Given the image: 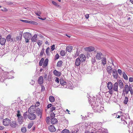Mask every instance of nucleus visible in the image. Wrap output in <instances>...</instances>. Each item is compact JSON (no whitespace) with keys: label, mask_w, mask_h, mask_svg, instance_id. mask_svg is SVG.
<instances>
[{"label":"nucleus","mask_w":133,"mask_h":133,"mask_svg":"<svg viewBox=\"0 0 133 133\" xmlns=\"http://www.w3.org/2000/svg\"><path fill=\"white\" fill-rule=\"evenodd\" d=\"M24 38L25 39V42L26 43L29 42V40L30 39L31 36L30 33L26 32L24 34Z\"/></svg>","instance_id":"nucleus-1"},{"label":"nucleus","mask_w":133,"mask_h":133,"mask_svg":"<svg viewBox=\"0 0 133 133\" xmlns=\"http://www.w3.org/2000/svg\"><path fill=\"white\" fill-rule=\"evenodd\" d=\"M36 110V107L35 105H32L29 109L28 110V112L29 113H35Z\"/></svg>","instance_id":"nucleus-2"},{"label":"nucleus","mask_w":133,"mask_h":133,"mask_svg":"<svg viewBox=\"0 0 133 133\" xmlns=\"http://www.w3.org/2000/svg\"><path fill=\"white\" fill-rule=\"evenodd\" d=\"M132 87L131 86L128 85L127 84H126L124 87V89L123 90V91L125 92L126 94H127L129 92L131 88Z\"/></svg>","instance_id":"nucleus-3"},{"label":"nucleus","mask_w":133,"mask_h":133,"mask_svg":"<svg viewBox=\"0 0 133 133\" xmlns=\"http://www.w3.org/2000/svg\"><path fill=\"white\" fill-rule=\"evenodd\" d=\"M18 124L16 121H12L10 122V125L11 127L15 128L18 126Z\"/></svg>","instance_id":"nucleus-4"},{"label":"nucleus","mask_w":133,"mask_h":133,"mask_svg":"<svg viewBox=\"0 0 133 133\" xmlns=\"http://www.w3.org/2000/svg\"><path fill=\"white\" fill-rule=\"evenodd\" d=\"M95 49V48L92 46L87 47L84 48V50L85 51L89 52H91L93 51Z\"/></svg>","instance_id":"nucleus-5"},{"label":"nucleus","mask_w":133,"mask_h":133,"mask_svg":"<svg viewBox=\"0 0 133 133\" xmlns=\"http://www.w3.org/2000/svg\"><path fill=\"white\" fill-rule=\"evenodd\" d=\"M20 21L25 23L31 24L35 25H37L38 24V23H37L34 21H29L26 20H23L22 19H21L20 20Z\"/></svg>","instance_id":"nucleus-6"},{"label":"nucleus","mask_w":133,"mask_h":133,"mask_svg":"<svg viewBox=\"0 0 133 133\" xmlns=\"http://www.w3.org/2000/svg\"><path fill=\"white\" fill-rule=\"evenodd\" d=\"M28 117L29 119L33 120L36 118V116L34 114L29 113V114L28 115Z\"/></svg>","instance_id":"nucleus-7"},{"label":"nucleus","mask_w":133,"mask_h":133,"mask_svg":"<svg viewBox=\"0 0 133 133\" xmlns=\"http://www.w3.org/2000/svg\"><path fill=\"white\" fill-rule=\"evenodd\" d=\"M10 119L8 118H6L3 119V124L4 125L7 126L9 124H10Z\"/></svg>","instance_id":"nucleus-8"},{"label":"nucleus","mask_w":133,"mask_h":133,"mask_svg":"<svg viewBox=\"0 0 133 133\" xmlns=\"http://www.w3.org/2000/svg\"><path fill=\"white\" fill-rule=\"evenodd\" d=\"M79 58L81 62H83L85 61L86 58L85 55L83 54H81L79 55Z\"/></svg>","instance_id":"nucleus-9"},{"label":"nucleus","mask_w":133,"mask_h":133,"mask_svg":"<svg viewBox=\"0 0 133 133\" xmlns=\"http://www.w3.org/2000/svg\"><path fill=\"white\" fill-rule=\"evenodd\" d=\"M36 113L38 116H39L40 118H41V115L42 113V111H41V109L39 108H37L36 110Z\"/></svg>","instance_id":"nucleus-10"},{"label":"nucleus","mask_w":133,"mask_h":133,"mask_svg":"<svg viewBox=\"0 0 133 133\" xmlns=\"http://www.w3.org/2000/svg\"><path fill=\"white\" fill-rule=\"evenodd\" d=\"M102 54L101 52H99L97 53L95 56L96 58L97 59L100 60L102 58Z\"/></svg>","instance_id":"nucleus-11"},{"label":"nucleus","mask_w":133,"mask_h":133,"mask_svg":"<svg viewBox=\"0 0 133 133\" xmlns=\"http://www.w3.org/2000/svg\"><path fill=\"white\" fill-rule=\"evenodd\" d=\"M38 83L39 85H41L43 83V77L40 76L38 78Z\"/></svg>","instance_id":"nucleus-12"},{"label":"nucleus","mask_w":133,"mask_h":133,"mask_svg":"<svg viewBox=\"0 0 133 133\" xmlns=\"http://www.w3.org/2000/svg\"><path fill=\"white\" fill-rule=\"evenodd\" d=\"M37 35L36 34L34 35L31 38V41L32 42H36L37 41Z\"/></svg>","instance_id":"nucleus-13"},{"label":"nucleus","mask_w":133,"mask_h":133,"mask_svg":"<svg viewBox=\"0 0 133 133\" xmlns=\"http://www.w3.org/2000/svg\"><path fill=\"white\" fill-rule=\"evenodd\" d=\"M49 130L51 132H55L56 129L53 125H51L49 127Z\"/></svg>","instance_id":"nucleus-14"},{"label":"nucleus","mask_w":133,"mask_h":133,"mask_svg":"<svg viewBox=\"0 0 133 133\" xmlns=\"http://www.w3.org/2000/svg\"><path fill=\"white\" fill-rule=\"evenodd\" d=\"M112 75L114 78L117 79L118 77V74L117 71L116 70L114 69L112 71Z\"/></svg>","instance_id":"nucleus-15"},{"label":"nucleus","mask_w":133,"mask_h":133,"mask_svg":"<svg viewBox=\"0 0 133 133\" xmlns=\"http://www.w3.org/2000/svg\"><path fill=\"white\" fill-rule=\"evenodd\" d=\"M6 41V39L3 38H0V44L2 45H5Z\"/></svg>","instance_id":"nucleus-16"},{"label":"nucleus","mask_w":133,"mask_h":133,"mask_svg":"<svg viewBox=\"0 0 133 133\" xmlns=\"http://www.w3.org/2000/svg\"><path fill=\"white\" fill-rule=\"evenodd\" d=\"M118 83L117 82H116L114 84L113 86V90L116 91H118Z\"/></svg>","instance_id":"nucleus-17"},{"label":"nucleus","mask_w":133,"mask_h":133,"mask_svg":"<svg viewBox=\"0 0 133 133\" xmlns=\"http://www.w3.org/2000/svg\"><path fill=\"white\" fill-rule=\"evenodd\" d=\"M81 61L79 58H77L76 60L75 65L77 66H79L80 64V63Z\"/></svg>","instance_id":"nucleus-18"},{"label":"nucleus","mask_w":133,"mask_h":133,"mask_svg":"<svg viewBox=\"0 0 133 133\" xmlns=\"http://www.w3.org/2000/svg\"><path fill=\"white\" fill-rule=\"evenodd\" d=\"M53 74L55 76H60L61 74V72H58L56 70H54L53 71Z\"/></svg>","instance_id":"nucleus-19"},{"label":"nucleus","mask_w":133,"mask_h":133,"mask_svg":"<svg viewBox=\"0 0 133 133\" xmlns=\"http://www.w3.org/2000/svg\"><path fill=\"white\" fill-rule=\"evenodd\" d=\"M106 70L108 74H111L112 71H113L112 68L110 66H109L107 67Z\"/></svg>","instance_id":"nucleus-20"},{"label":"nucleus","mask_w":133,"mask_h":133,"mask_svg":"<svg viewBox=\"0 0 133 133\" xmlns=\"http://www.w3.org/2000/svg\"><path fill=\"white\" fill-rule=\"evenodd\" d=\"M22 35V33L21 32L19 33L18 35L16 37V41H19L21 39V37Z\"/></svg>","instance_id":"nucleus-21"},{"label":"nucleus","mask_w":133,"mask_h":133,"mask_svg":"<svg viewBox=\"0 0 133 133\" xmlns=\"http://www.w3.org/2000/svg\"><path fill=\"white\" fill-rule=\"evenodd\" d=\"M113 85L110 82H108L107 84V87L108 89L109 90H111L112 88Z\"/></svg>","instance_id":"nucleus-22"},{"label":"nucleus","mask_w":133,"mask_h":133,"mask_svg":"<svg viewBox=\"0 0 133 133\" xmlns=\"http://www.w3.org/2000/svg\"><path fill=\"white\" fill-rule=\"evenodd\" d=\"M48 61V58H46L45 59L43 65V68H45L47 66Z\"/></svg>","instance_id":"nucleus-23"},{"label":"nucleus","mask_w":133,"mask_h":133,"mask_svg":"<svg viewBox=\"0 0 133 133\" xmlns=\"http://www.w3.org/2000/svg\"><path fill=\"white\" fill-rule=\"evenodd\" d=\"M18 121L19 124H22L24 121L23 117H20L18 118Z\"/></svg>","instance_id":"nucleus-24"},{"label":"nucleus","mask_w":133,"mask_h":133,"mask_svg":"<svg viewBox=\"0 0 133 133\" xmlns=\"http://www.w3.org/2000/svg\"><path fill=\"white\" fill-rule=\"evenodd\" d=\"M51 122L52 124L56 123L57 122V120L55 118H51Z\"/></svg>","instance_id":"nucleus-25"},{"label":"nucleus","mask_w":133,"mask_h":133,"mask_svg":"<svg viewBox=\"0 0 133 133\" xmlns=\"http://www.w3.org/2000/svg\"><path fill=\"white\" fill-rule=\"evenodd\" d=\"M118 85L120 87L121 89L123 87V85L122 80H119L118 82Z\"/></svg>","instance_id":"nucleus-26"},{"label":"nucleus","mask_w":133,"mask_h":133,"mask_svg":"<svg viewBox=\"0 0 133 133\" xmlns=\"http://www.w3.org/2000/svg\"><path fill=\"white\" fill-rule=\"evenodd\" d=\"M55 81L57 82V84H55V85H54L53 86L55 87H57L58 86V84H59V78L58 77H56L55 80Z\"/></svg>","instance_id":"nucleus-27"},{"label":"nucleus","mask_w":133,"mask_h":133,"mask_svg":"<svg viewBox=\"0 0 133 133\" xmlns=\"http://www.w3.org/2000/svg\"><path fill=\"white\" fill-rule=\"evenodd\" d=\"M63 62L62 61H59L57 63V65L58 67H61L62 66Z\"/></svg>","instance_id":"nucleus-28"},{"label":"nucleus","mask_w":133,"mask_h":133,"mask_svg":"<svg viewBox=\"0 0 133 133\" xmlns=\"http://www.w3.org/2000/svg\"><path fill=\"white\" fill-rule=\"evenodd\" d=\"M60 84L63 85H66V83L64 80L62 79H61L60 80Z\"/></svg>","instance_id":"nucleus-29"},{"label":"nucleus","mask_w":133,"mask_h":133,"mask_svg":"<svg viewBox=\"0 0 133 133\" xmlns=\"http://www.w3.org/2000/svg\"><path fill=\"white\" fill-rule=\"evenodd\" d=\"M49 99L50 101L51 102H54L55 100L54 97L52 96H50L49 97Z\"/></svg>","instance_id":"nucleus-30"},{"label":"nucleus","mask_w":133,"mask_h":133,"mask_svg":"<svg viewBox=\"0 0 133 133\" xmlns=\"http://www.w3.org/2000/svg\"><path fill=\"white\" fill-rule=\"evenodd\" d=\"M128 101V99L127 97H124L123 101L124 103L125 104H127Z\"/></svg>","instance_id":"nucleus-31"},{"label":"nucleus","mask_w":133,"mask_h":133,"mask_svg":"<svg viewBox=\"0 0 133 133\" xmlns=\"http://www.w3.org/2000/svg\"><path fill=\"white\" fill-rule=\"evenodd\" d=\"M122 74L124 79L126 80H127L128 79V77L125 73L124 72H123L122 73Z\"/></svg>","instance_id":"nucleus-32"},{"label":"nucleus","mask_w":133,"mask_h":133,"mask_svg":"<svg viewBox=\"0 0 133 133\" xmlns=\"http://www.w3.org/2000/svg\"><path fill=\"white\" fill-rule=\"evenodd\" d=\"M11 36L10 35H9L7 36L6 38V40L7 41H10L11 40Z\"/></svg>","instance_id":"nucleus-33"},{"label":"nucleus","mask_w":133,"mask_h":133,"mask_svg":"<svg viewBox=\"0 0 133 133\" xmlns=\"http://www.w3.org/2000/svg\"><path fill=\"white\" fill-rule=\"evenodd\" d=\"M102 63L103 65H104L106 64V59L105 57H103L102 60Z\"/></svg>","instance_id":"nucleus-34"},{"label":"nucleus","mask_w":133,"mask_h":133,"mask_svg":"<svg viewBox=\"0 0 133 133\" xmlns=\"http://www.w3.org/2000/svg\"><path fill=\"white\" fill-rule=\"evenodd\" d=\"M66 53L64 50H62L60 52V54L62 56H64L65 55Z\"/></svg>","instance_id":"nucleus-35"},{"label":"nucleus","mask_w":133,"mask_h":133,"mask_svg":"<svg viewBox=\"0 0 133 133\" xmlns=\"http://www.w3.org/2000/svg\"><path fill=\"white\" fill-rule=\"evenodd\" d=\"M44 61V59L43 58H42L41 60L39 61V65L40 66H42L43 65V63Z\"/></svg>","instance_id":"nucleus-36"},{"label":"nucleus","mask_w":133,"mask_h":133,"mask_svg":"<svg viewBox=\"0 0 133 133\" xmlns=\"http://www.w3.org/2000/svg\"><path fill=\"white\" fill-rule=\"evenodd\" d=\"M72 49V46H70L66 48V50L69 52H70Z\"/></svg>","instance_id":"nucleus-37"},{"label":"nucleus","mask_w":133,"mask_h":133,"mask_svg":"<svg viewBox=\"0 0 133 133\" xmlns=\"http://www.w3.org/2000/svg\"><path fill=\"white\" fill-rule=\"evenodd\" d=\"M21 131L23 133H25L26 131V127H23L21 129Z\"/></svg>","instance_id":"nucleus-38"},{"label":"nucleus","mask_w":133,"mask_h":133,"mask_svg":"<svg viewBox=\"0 0 133 133\" xmlns=\"http://www.w3.org/2000/svg\"><path fill=\"white\" fill-rule=\"evenodd\" d=\"M55 114L53 112H51L50 115V118H54L55 116Z\"/></svg>","instance_id":"nucleus-39"},{"label":"nucleus","mask_w":133,"mask_h":133,"mask_svg":"<svg viewBox=\"0 0 133 133\" xmlns=\"http://www.w3.org/2000/svg\"><path fill=\"white\" fill-rule=\"evenodd\" d=\"M52 3L55 6L57 7H60V6L58 5L55 2L53 1L52 2Z\"/></svg>","instance_id":"nucleus-40"},{"label":"nucleus","mask_w":133,"mask_h":133,"mask_svg":"<svg viewBox=\"0 0 133 133\" xmlns=\"http://www.w3.org/2000/svg\"><path fill=\"white\" fill-rule=\"evenodd\" d=\"M17 117L18 118L20 117H21V114H20V111H19V110H18L17 111Z\"/></svg>","instance_id":"nucleus-41"},{"label":"nucleus","mask_w":133,"mask_h":133,"mask_svg":"<svg viewBox=\"0 0 133 133\" xmlns=\"http://www.w3.org/2000/svg\"><path fill=\"white\" fill-rule=\"evenodd\" d=\"M44 48L42 49L40 53V56H42L44 54Z\"/></svg>","instance_id":"nucleus-42"},{"label":"nucleus","mask_w":133,"mask_h":133,"mask_svg":"<svg viewBox=\"0 0 133 133\" xmlns=\"http://www.w3.org/2000/svg\"><path fill=\"white\" fill-rule=\"evenodd\" d=\"M42 43V41L41 40H39L37 42V43L39 46L41 45Z\"/></svg>","instance_id":"nucleus-43"},{"label":"nucleus","mask_w":133,"mask_h":133,"mask_svg":"<svg viewBox=\"0 0 133 133\" xmlns=\"http://www.w3.org/2000/svg\"><path fill=\"white\" fill-rule=\"evenodd\" d=\"M69 130L65 129L62 131V133H69Z\"/></svg>","instance_id":"nucleus-44"},{"label":"nucleus","mask_w":133,"mask_h":133,"mask_svg":"<svg viewBox=\"0 0 133 133\" xmlns=\"http://www.w3.org/2000/svg\"><path fill=\"white\" fill-rule=\"evenodd\" d=\"M33 123H29L28 124V128L29 129L33 125Z\"/></svg>","instance_id":"nucleus-45"},{"label":"nucleus","mask_w":133,"mask_h":133,"mask_svg":"<svg viewBox=\"0 0 133 133\" xmlns=\"http://www.w3.org/2000/svg\"><path fill=\"white\" fill-rule=\"evenodd\" d=\"M50 50V49L49 47H48L46 49V54L47 55H49V51Z\"/></svg>","instance_id":"nucleus-46"},{"label":"nucleus","mask_w":133,"mask_h":133,"mask_svg":"<svg viewBox=\"0 0 133 133\" xmlns=\"http://www.w3.org/2000/svg\"><path fill=\"white\" fill-rule=\"evenodd\" d=\"M26 113H27V112H26L24 113L23 114V116H24V118L25 119L27 118L28 116V115H27Z\"/></svg>","instance_id":"nucleus-47"},{"label":"nucleus","mask_w":133,"mask_h":133,"mask_svg":"<svg viewBox=\"0 0 133 133\" xmlns=\"http://www.w3.org/2000/svg\"><path fill=\"white\" fill-rule=\"evenodd\" d=\"M59 57V56L58 54H57L55 56V59L56 60L58 59Z\"/></svg>","instance_id":"nucleus-48"},{"label":"nucleus","mask_w":133,"mask_h":133,"mask_svg":"<svg viewBox=\"0 0 133 133\" xmlns=\"http://www.w3.org/2000/svg\"><path fill=\"white\" fill-rule=\"evenodd\" d=\"M50 118V117H48L46 118V121L47 123H49Z\"/></svg>","instance_id":"nucleus-49"},{"label":"nucleus","mask_w":133,"mask_h":133,"mask_svg":"<svg viewBox=\"0 0 133 133\" xmlns=\"http://www.w3.org/2000/svg\"><path fill=\"white\" fill-rule=\"evenodd\" d=\"M56 108L55 107H53L51 108L50 109V111L51 112H52V111L54 110H55Z\"/></svg>","instance_id":"nucleus-50"},{"label":"nucleus","mask_w":133,"mask_h":133,"mask_svg":"<svg viewBox=\"0 0 133 133\" xmlns=\"http://www.w3.org/2000/svg\"><path fill=\"white\" fill-rule=\"evenodd\" d=\"M55 45H53L51 46V51H53L55 49Z\"/></svg>","instance_id":"nucleus-51"},{"label":"nucleus","mask_w":133,"mask_h":133,"mask_svg":"<svg viewBox=\"0 0 133 133\" xmlns=\"http://www.w3.org/2000/svg\"><path fill=\"white\" fill-rule=\"evenodd\" d=\"M40 105V103L38 102H37L36 103L35 106H36V107H37L38 106Z\"/></svg>","instance_id":"nucleus-52"},{"label":"nucleus","mask_w":133,"mask_h":133,"mask_svg":"<svg viewBox=\"0 0 133 133\" xmlns=\"http://www.w3.org/2000/svg\"><path fill=\"white\" fill-rule=\"evenodd\" d=\"M117 71L119 75H121L122 74V72L121 70L120 69H118V70Z\"/></svg>","instance_id":"nucleus-53"},{"label":"nucleus","mask_w":133,"mask_h":133,"mask_svg":"<svg viewBox=\"0 0 133 133\" xmlns=\"http://www.w3.org/2000/svg\"><path fill=\"white\" fill-rule=\"evenodd\" d=\"M129 81L130 82H133V78L131 77H130L129 78Z\"/></svg>","instance_id":"nucleus-54"},{"label":"nucleus","mask_w":133,"mask_h":133,"mask_svg":"<svg viewBox=\"0 0 133 133\" xmlns=\"http://www.w3.org/2000/svg\"><path fill=\"white\" fill-rule=\"evenodd\" d=\"M126 92H123V93L122 94V95L123 96V97H127V96H126Z\"/></svg>","instance_id":"nucleus-55"},{"label":"nucleus","mask_w":133,"mask_h":133,"mask_svg":"<svg viewBox=\"0 0 133 133\" xmlns=\"http://www.w3.org/2000/svg\"><path fill=\"white\" fill-rule=\"evenodd\" d=\"M129 91H130L131 94V95H133V90L132 89V87H131V88L130 90Z\"/></svg>","instance_id":"nucleus-56"},{"label":"nucleus","mask_w":133,"mask_h":133,"mask_svg":"<svg viewBox=\"0 0 133 133\" xmlns=\"http://www.w3.org/2000/svg\"><path fill=\"white\" fill-rule=\"evenodd\" d=\"M1 10L3 11H8V10L6 8H3V9H1Z\"/></svg>","instance_id":"nucleus-57"},{"label":"nucleus","mask_w":133,"mask_h":133,"mask_svg":"<svg viewBox=\"0 0 133 133\" xmlns=\"http://www.w3.org/2000/svg\"><path fill=\"white\" fill-rule=\"evenodd\" d=\"M41 86L42 87L41 91H44L45 90V87L41 85Z\"/></svg>","instance_id":"nucleus-58"},{"label":"nucleus","mask_w":133,"mask_h":133,"mask_svg":"<svg viewBox=\"0 0 133 133\" xmlns=\"http://www.w3.org/2000/svg\"><path fill=\"white\" fill-rule=\"evenodd\" d=\"M108 92L110 95H112L113 93V91L112 90H109L108 91Z\"/></svg>","instance_id":"nucleus-59"},{"label":"nucleus","mask_w":133,"mask_h":133,"mask_svg":"<svg viewBox=\"0 0 133 133\" xmlns=\"http://www.w3.org/2000/svg\"><path fill=\"white\" fill-rule=\"evenodd\" d=\"M14 41H15V38L14 37H11V42H14Z\"/></svg>","instance_id":"nucleus-60"},{"label":"nucleus","mask_w":133,"mask_h":133,"mask_svg":"<svg viewBox=\"0 0 133 133\" xmlns=\"http://www.w3.org/2000/svg\"><path fill=\"white\" fill-rule=\"evenodd\" d=\"M52 106V104H48L47 106V108H49L51 107Z\"/></svg>","instance_id":"nucleus-61"},{"label":"nucleus","mask_w":133,"mask_h":133,"mask_svg":"<svg viewBox=\"0 0 133 133\" xmlns=\"http://www.w3.org/2000/svg\"><path fill=\"white\" fill-rule=\"evenodd\" d=\"M85 17L87 19H88V18L89 17V15L87 14H86V15L85 16Z\"/></svg>","instance_id":"nucleus-62"},{"label":"nucleus","mask_w":133,"mask_h":133,"mask_svg":"<svg viewBox=\"0 0 133 133\" xmlns=\"http://www.w3.org/2000/svg\"><path fill=\"white\" fill-rule=\"evenodd\" d=\"M77 130L76 132H75V131H70V132H69V133H76L77 132Z\"/></svg>","instance_id":"nucleus-63"},{"label":"nucleus","mask_w":133,"mask_h":133,"mask_svg":"<svg viewBox=\"0 0 133 133\" xmlns=\"http://www.w3.org/2000/svg\"><path fill=\"white\" fill-rule=\"evenodd\" d=\"M121 115H117L116 116V117L117 118H119L120 117H121Z\"/></svg>","instance_id":"nucleus-64"}]
</instances>
